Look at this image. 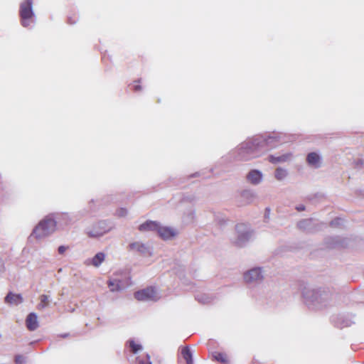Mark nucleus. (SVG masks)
<instances>
[{"mask_svg":"<svg viewBox=\"0 0 364 364\" xmlns=\"http://www.w3.org/2000/svg\"><path fill=\"white\" fill-rule=\"evenodd\" d=\"M270 212H271V209L269 208H265V212H264V215L265 222H267L269 219Z\"/></svg>","mask_w":364,"mask_h":364,"instance_id":"obj_34","label":"nucleus"},{"mask_svg":"<svg viewBox=\"0 0 364 364\" xmlns=\"http://www.w3.org/2000/svg\"><path fill=\"white\" fill-rule=\"evenodd\" d=\"M26 328L31 331H33L38 328V316L36 313L31 312L28 314L26 318Z\"/></svg>","mask_w":364,"mask_h":364,"instance_id":"obj_17","label":"nucleus"},{"mask_svg":"<svg viewBox=\"0 0 364 364\" xmlns=\"http://www.w3.org/2000/svg\"><path fill=\"white\" fill-rule=\"evenodd\" d=\"M160 223L157 221L148 220L146 222L141 224L138 229L141 232L151 231L156 232L159 228Z\"/></svg>","mask_w":364,"mask_h":364,"instance_id":"obj_15","label":"nucleus"},{"mask_svg":"<svg viewBox=\"0 0 364 364\" xmlns=\"http://www.w3.org/2000/svg\"><path fill=\"white\" fill-rule=\"evenodd\" d=\"M288 172L287 169L278 167L274 172V177L278 181H282L287 176Z\"/></svg>","mask_w":364,"mask_h":364,"instance_id":"obj_27","label":"nucleus"},{"mask_svg":"<svg viewBox=\"0 0 364 364\" xmlns=\"http://www.w3.org/2000/svg\"><path fill=\"white\" fill-rule=\"evenodd\" d=\"M105 255L103 252H97L92 259L91 264L95 267H99L104 261Z\"/></svg>","mask_w":364,"mask_h":364,"instance_id":"obj_25","label":"nucleus"},{"mask_svg":"<svg viewBox=\"0 0 364 364\" xmlns=\"http://www.w3.org/2000/svg\"><path fill=\"white\" fill-rule=\"evenodd\" d=\"M134 298L140 301H157L154 287H148L134 293Z\"/></svg>","mask_w":364,"mask_h":364,"instance_id":"obj_10","label":"nucleus"},{"mask_svg":"<svg viewBox=\"0 0 364 364\" xmlns=\"http://www.w3.org/2000/svg\"><path fill=\"white\" fill-rule=\"evenodd\" d=\"M33 0H25L20 4L19 15L21 17V25L25 27H29L34 23V12L33 10Z\"/></svg>","mask_w":364,"mask_h":364,"instance_id":"obj_5","label":"nucleus"},{"mask_svg":"<svg viewBox=\"0 0 364 364\" xmlns=\"http://www.w3.org/2000/svg\"><path fill=\"white\" fill-rule=\"evenodd\" d=\"M243 204L251 203L255 198V193L251 190H244L240 193Z\"/></svg>","mask_w":364,"mask_h":364,"instance_id":"obj_20","label":"nucleus"},{"mask_svg":"<svg viewBox=\"0 0 364 364\" xmlns=\"http://www.w3.org/2000/svg\"><path fill=\"white\" fill-rule=\"evenodd\" d=\"M25 362V358L23 355H17L15 356V363L16 364H23Z\"/></svg>","mask_w":364,"mask_h":364,"instance_id":"obj_33","label":"nucleus"},{"mask_svg":"<svg viewBox=\"0 0 364 364\" xmlns=\"http://www.w3.org/2000/svg\"><path fill=\"white\" fill-rule=\"evenodd\" d=\"M69 335H70L69 333H65L60 334L59 337H61L63 338H68L69 336Z\"/></svg>","mask_w":364,"mask_h":364,"instance_id":"obj_41","label":"nucleus"},{"mask_svg":"<svg viewBox=\"0 0 364 364\" xmlns=\"http://www.w3.org/2000/svg\"><path fill=\"white\" fill-rule=\"evenodd\" d=\"M196 299L203 304H208L213 302V296L210 294H197L195 296Z\"/></svg>","mask_w":364,"mask_h":364,"instance_id":"obj_21","label":"nucleus"},{"mask_svg":"<svg viewBox=\"0 0 364 364\" xmlns=\"http://www.w3.org/2000/svg\"><path fill=\"white\" fill-rule=\"evenodd\" d=\"M331 321L335 327L338 328L348 327L354 323V321L352 320V316L348 314L333 315L331 318Z\"/></svg>","mask_w":364,"mask_h":364,"instance_id":"obj_11","label":"nucleus"},{"mask_svg":"<svg viewBox=\"0 0 364 364\" xmlns=\"http://www.w3.org/2000/svg\"><path fill=\"white\" fill-rule=\"evenodd\" d=\"M41 302L38 304L37 308L38 310H43L48 306L50 301V296L46 294L40 296Z\"/></svg>","mask_w":364,"mask_h":364,"instance_id":"obj_24","label":"nucleus"},{"mask_svg":"<svg viewBox=\"0 0 364 364\" xmlns=\"http://www.w3.org/2000/svg\"><path fill=\"white\" fill-rule=\"evenodd\" d=\"M302 296L305 304L312 310H319L329 305L332 294L325 288L304 287Z\"/></svg>","mask_w":364,"mask_h":364,"instance_id":"obj_2","label":"nucleus"},{"mask_svg":"<svg viewBox=\"0 0 364 364\" xmlns=\"http://www.w3.org/2000/svg\"><path fill=\"white\" fill-rule=\"evenodd\" d=\"M127 345L133 353H136L139 350H142V346L141 344L136 343L132 339L127 341Z\"/></svg>","mask_w":364,"mask_h":364,"instance_id":"obj_28","label":"nucleus"},{"mask_svg":"<svg viewBox=\"0 0 364 364\" xmlns=\"http://www.w3.org/2000/svg\"><path fill=\"white\" fill-rule=\"evenodd\" d=\"M246 180L254 186L259 185L263 180V173L258 169H251L246 176Z\"/></svg>","mask_w":364,"mask_h":364,"instance_id":"obj_13","label":"nucleus"},{"mask_svg":"<svg viewBox=\"0 0 364 364\" xmlns=\"http://www.w3.org/2000/svg\"><path fill=\"white\" fill-rule=\"evenodd\" d=\"M157 234L161 238L166 240L173 237L176 235V232L173 228L166 226H162L160 224Z\"/></svg>","mask_w":364,"mask_h":364,"instance_id":"obj_16","label":"nucleus"},{"mask_svg":"<svg viewBox=\"0 0 364 364\" xmlns=\"http://www.w3.org/2000/svg\"><path fill=\"white\" fill-rule=\"evenodd\" d=\"M107 284L111 291H119L122 289L121 281L119 279H110Z\"/></svg>","mask_w":364,"mask_h":364,"instance_id":"obj_23","label":"nucleus"},{"mask_svg":"<svg viewBox=\"0 0 364 364\" xmlns=\"http://www.w3.org/2000/svg\"><path fill=\"white\" fill-rule=\"evenodd\" d=\"M6 270L5 263L4 260L0 258V273H4Z\"/></svg>","mask_w":364,"mask_h":364,"instance_id":"obj_36","label":"nucleus"},{"mask_svg":"<svg viewBox=\"0 0 364 364\" xmlns=\"http://www.w3.org/2000/svg\"><path fill=\"white\" fill-rule=\"evenodd\" d=\"M254 236V230L250 225L239 223L235 225V235L231 238V242L237 247H245Z\"/></svg>","mask_w":364,"mask_h":364,"instance_id":"obj_4","label":"nucleus"},{"mask_svg":"<svg viewBox=\"0 0 364 364\" xmlns=\"http://www.w3.org/2000/svg\"><path fill=\"white\" fill-rule=\"evenodd\" d=\"M294 139V136L282 132L258 134L247 138L229 153V156L237 161H250L260 156L268 149Z\"/></svg>","mask_w":364,"mask_h":364,"instance_id":"obj_1","label":"nucleus"},{"mask_svg":"<svg viewBox=\"0 0 364 364\" xmlns=\"http://www.w3.org/2000/svg\"><path fill=\"white\" fill-rule=\"evenodd\" d=\"M58 219L55 213L48 214L35 226L30 237L41 239L52 235L57 229Z\"/></svg>","mask_w":364,"mask_h":364,"instance_id":"obj_3","label":"nucleus"},{"mask_svg":"<svg viewBox=\"0 0 364 364\" xmlns=\"http://www.w3.org/2000/svg\"><path fill=\"white\" fill-rule=\"evenodd\" d=\"M128 249L129 251L137 253L143 257L151 256L152 254L150 247L141 242L130 243L128 246Z\"/></svg>","mask_w":364,"mask_h":364,"instance_id":"obj_12","label":"nucleus"},{"mask_svg":"<svg viewBox=\"0 0 364 364\" xmlns=\"http://www.w3.org/2000/svg\"><path fill=\"white\" fill-rule=\"evenodd\" d=\"M55 217L58 215L59 219H58V222L63 221L64 225H68L73 222H74V219L71 218L68 213H55Z\"/></svg>","mask_w":364,"mask_h":364,"instance_id":"obj_26","label":"nucleus"},{"mask_svg":"<svg viewBox=\"0 0 364 364\" xmlns=\"http://www.w3.org/2000/svg\"><path fill=\"white\" fill-rule=\"evenodd\" d=\"M306 162L310 166L318 168L321 166L322 159L318 153L313 151L307 154Z\"/></svg>","mask_w":364,"mask_h":364,"instance_id":"obj_14","label":"nucleus"},{"mask_svg":"<svg viewBox=\"0 0 364 364\" xmlns=\"http://www.w3.org/2000/svg\"><path fill=\"white\" fill-rule=\"evenodd\" d=\"M243 279L245 283L249 285L259 284L264 279V270L262 267H252L244 272Z\"/></svg>","mask_w":364,"mask_h":364,"instance_id":"obj_7","label":"nucleus"},{"mask_svg":"<svg viewBox=\"0 0 364 364\" xmlns=\"http://www.w3.org/2000/svg\"><path fill=\"white\" fill-rule=\"evenodd\" d=\"M140 81H141V79H139L137 80H135L134 82H140Z\"/></svg>","mask_w":364,"mask_h":364,"instance_id":"obj_43","label":"nucleus"},{"mask_svg":"<svg viewBox=\"0 0 364 364\" xmlns=\"http://www.w3.org/2000/svg\"><path fill=\"white\" fill-rule=\"evenodd\" d=\"M349 240L341 236H330L324 239L323 245L327 249H340L346 247Z\"/></svg>","mask_w":364,"mask_h":364,"instance_id":"obj_9","label":"nucleus"},{"mask_svg":"<svg viewBox=\"0 0 364 364\" xmlns=\"http://www.w3.org/2000/svg\"><path fill=\"white\" fill-rule=\"evenodd\" d=\"M305 209H306V207L303 204H299L296 206V210L299 212L304 211V210H305Z\"/></svg>","mask_w":364,"mask_h":364,"instance_id":"obj_38","label":"nucleus"},{"mask_svg":"<svg viewBox=\"0 0 364 364\" xmlns=\"http://www.w3.org/2000/svg\"><path fill=\"white\" fill-rule=\"evenodd\" d=\"M77 20L76 19H73L71 17H69L68 19V23L70 24H75L76 23Z\"/></svg>","mask_w":364,"mask_h":364,"instance_id":"obj_39","label":"nucleus"},{"mask_svg":"<svg viewBox=\"0 0 364 364\" xmlns=\"http://www.w3.org/2000/svg\"><path fill=\"white\" fill-rule=\"evenodd\" d=\"M68 248V247H67V246L60 245L58 248V252L59 254L63 255L66 251V250Z\"/></svg>","mask_w":364,"mask_h":364,"instance_id":"obj_35","label":"nucleus"},{"mask_svg":"<svg viewBox=\"0 0 364 364\" xmlns=\"http://www.w3.org/2000/svg\"><path fill=\"white\" fill-rule=\"evenodd\" d=\"M215 221L220 227H223L227 224V218L222 214L218 213L215 215Z\"/></svg>","mask_w":364,"mask_h":364,"instance_id":"obj_30","label":"nucleus"},{"mask_svg":"<svg viewBox=\"0 0 364 364\" xmlns=\"http://www.w3.org/2000/svg\"><path fill=\"white\" fill-rule=\"evenodd\" d=\"M200 176V173L199 172H196L193 174L190 175L189 177L190 178H193V177H197V176Z\"/></svg>","mask_w":364,"mask_h":364,"instance_id":"obj_42","label":"nucleus"},{"mask_svg":"<svg viewBox=\"0 0 364 364\" xmlns=\"http://www.w3.org/2000/svg\"><path fill=\"white\" fill-rule=\"evenodd\" d=\"M127 210L124 208H120L116 212V214L118 217H124L127 215Z\"/></svg>","mask_w":364,"mask_h":364,"instance_id":"obj_32","label":"nucleus"},{"mask_svg":"<svg viewBox=\"0 0 364 364\" xmlns=\"http://www.w3.org/2000/svg\"><path fill=\"white\" fill-rule=\"evenodd\" d=\"M291 153H287V154H282L279 156H275L274 155H269L268 156V161L272 164H276L278 163L285 162V161H288L289 159V158L291 157Z\"/></svg>","mask_w":364,"mask_h":364,"instance_id":"obj_19","label":"nucleus"},{"mask_svg":"<svg viewBox=\"0 0 364 364\" xmlns=\"http://www.w3.org/2000/svg\"><path fill=\"white\" fill-rule=\"evenodd\" d=\"M181 355L187 364H193V354L188 346H185L182 348Z\"/></svg>","mask_w":364,"mask_h":364,"instance_id":"obj_22","label":"nucleus"},{"mask_svg":"<svg viewBox=\"0 0 364 364\" xmlns=\"http://www.w3.org/2000/svg\"><path fill=\"white\" fill-rule=\"evenodd\" d=\"M343 224V219H341V218H336L330 222L329 225L332 228H339L342 226Z\"/></svg>","mask_w":364,"mask_h":364,"instance_id":"obj_31","label":"nucleus"},{"mask_svg":"<svg viewBox=\"0 0 364 364\" xmlns=\"http://www.w3.org/2000/svg\"><path fill=\"white\" fill-rule=\"evenodd\" d=\"M213 357L215 360H217L221 363H226L228 362L226 355L223 353L215 352L213 354Z\"/></svg>","mask_w":364,"mask_h":364,"instance_id":"obj_29","label":"nucleus"},{"mask_svg":"<svg viewBox=\"0 0 364 364\" xmlns=\"http://www.w3.org/2000/svg\"><path fill=\"white\" fill-rule=\"evenodd\" d=\"M141 90V85H134V90L135 92L140 91Z\"/></svg>","mask_w":364,"mask_h":364,"instance_id":"obj_40","label":"nucleus"},{"mask_svg":"<svg viewBox=\"0 0 364 364\" xmlns=\"http://www.w3.org/2000/svg\"><path fill=\"white\" fill-rule=\"evenodd\" d=\"M23 299L22 295L20 294H14L9 291L4 298V301L9 304L18 305L23 302Z\"/></svg>","mask_w":364,"mask_h":364,"instance_id":"obj_18","label":"nucleus"},{"mask_svg":"<svg viewBox=\"0 0 364 364\" xmlns=\"http://www.w3.org/2000/svg\"><path fill=\"white\" fill-rule=\"evenodd\" d=\"M139 364H152L149 355H146V360H139Z\"/></svg>","mask_w":364,"mask_h":364,"instance_id":"obj_37","label":"nucleus"},{"mask_svg":"<svg viewBox=\"0 0 364 364\" xmlns=\"http://www.w3.org/2000/svg\"><path fill=\"white\" fill-rule=\"evenodd\" d=\"M112 228V223L108 220H100L93 225L87 234L90 237L97 238L108 232Z\"/></svg>","mask_w":364,"mask_h":364,"instance_id":"obj_8","label":"nucleus"},{"mask_svg":"<svg viewBox=\"0 0 364 364\" xmlns=\"http://www.w3.org/2000/svg\"><path fill=\"white\" fill-rule=\"evenodd\" d=\"M296 227L301 231L307 233H315L326 227V224L323 222H318L314 218H306L299 220Z\"/></svg>","mask_w":364,"mask_h":364,"instance_id":"obj_6","label":"nucleus"}]
</instances>
